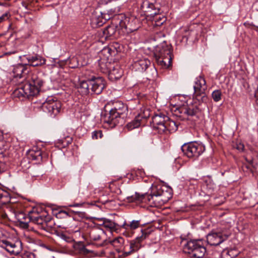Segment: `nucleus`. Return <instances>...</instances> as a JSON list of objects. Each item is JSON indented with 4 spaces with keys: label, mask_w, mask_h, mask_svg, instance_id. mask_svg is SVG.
<instances>
[{
    "label": "nucleus",
    "mask_w": 258,
    "mask_h": 258,
    "mask_svg": "<svg viewBox=\"0 0 258 258\" xmlns=\"http://www.w3.org/2000/svg\"><path fill=\"white\" fill-rule=\"evenodd\" d=\"M140 225V221L133 220L130 224H126L125 222L120 226L121 227L127 230H135L138 228Z\"/></svg>",
    "instance_id": "2f4dec72"
},
{
    "label": "nucleus",
    "mask_w": 258,
    "mask_h": 258,
    "mask_svg": "<svg viewBox=\"0 0 258 258\" xmlns=\"http://www.w3.org/2000/svg\"><path fill=\"white\" fill-rule=\"evenodd\" d=\"M167 120H168V117L162 113L155 115L152 120L153 128L157 131L159 134L165 133L164 124Z\"/></svg>",
    "instance_id": "4468645a"
},
{
    "label": "nucleus",
    "mask_w": 258,
    "mask_h": 258,
    "mask_svg": "<svg viewBox=\"0 0 258 258\" xmlns=\"http://www.w3.org/2000/svg\"><path fill=\"white\" fill-rule=\"evenodd\" d=\"M8 194L2 190H0V200L4 197H7Z\"/></svg>",
    "instance_id": "49530a36"
},
{
    "label": "nucleus",
    "mask_w": 258,
    "mask_h": 258,
    "mask_svg": "<svg viewBox=\"0 0 258 258\" xmlns=\"http://www.w3.org/2000/svg\"><path fill=\"white\" fill-rule=\"evenodd\" d=\"M119 27L123 33H129L136 31L139 28V20L134 17H126L120 15Z\"/></svg>",
    "instance_id": "9d476101"
},
{
    "label": "nucleus",
    "mask_w": 258,
    "mask_h": 258,
    "mask_svg": "<svg viewBox=\"0 0 258 258\" xmlns=\"http://www.w3.org/2000/svg\"><path fill=\"white\" fill-rule=\"evenodd\" d=\"M117 27V25L114 24L107 26L103 31V36L105 39L112 36L115 34Z\"/></svg>",
    "instance_id": "393cba45"
},
{
    "label": "nucleus",
    "mask_w": 258,
    "mask_h": 258,
    "mask_svg": "<svg viewBox=\"0 0 258 258\" xmlns=\"http://www.w3.org/2000/svg\"><path fill=\"white\" fill-rule=\"evenodd\" d=\"M1 243L2 247L12 254L17 255L22 251V242L20 240L10 241L7 240H3Z\"/></svg>",
    "instance_id": "f8f14e48"
},
{
    "label": "nucleus",
    "mask_w": 258,
    "mask_h": 258,
    "mask_svg": "<svg viewBox=\"0 0 258 258\" xmlns=\"http://www.w3.org/2000/svg\"><path fill=\"white\" fill-rule=\"evenodd\" d=\"M207 88L204 78L202 76L197 77L194 86L193 99L197 100L199 104L206 103L208 101V97L205 92Z\"/></svg>",
    "instance_id": "6e6552de"
},
{
    "label": "nucleus",
    "mask_w": 258,
    "mask_h": 258,
    "mask_svg": "<svg viewBox=\"0 0 258 258\" xmlns=\"http://www.w3.org/2000/svg\"><path fill=\"white\" fill-rule=\"evenodd\" d=\"M47 214H43L40 215L38 213L35 209L34 213L32 214L30 216L31 222L36 224L38 228L40 229L43 230V226L45 222V216H47Z\"/></svg>",
    "instance_id": "412c9836"
},
{
    "label": "nucleus",
    "mask_w": 258,
    "mask_h": 258,
    "mask_svg": "<svg viewBox=\"0 0 258 258\" xmlns=\"http://www.w3.org/2000/svg\"><path fill=\"white\" fill-rule=\"evenodd\" d=\"M75 223L76 221L74 218L69 215L66 218L61 220L59 224L57 225V227L62 229L72 228L74 226Z\"/></svg>",
    "instance_id": "b1692460"
},
{
    "label": "nucleus",
    "mask_w": 258,
    "mask_h": 258,
    "mask_svg": "<svg viewBox=\"0 0 258 258\" xmlns=\"http://www.w3.org/2000/svg\"><path fill=\"white\" fill-rule=\"evenodd\" d=\"M73 142V138L70 136H66L58 139L57 142L58 146L61 148H66Z\"/></svg>",
    "instance_id": "7c9ffc66"
},
{
    "label": "nucleus",
    "mask_w": 258,
    "mask_h": 258,
    "mask_svg": "<svg viewBox=\"0 0 258 258\" xmlns=\"http://www.w3.org/2000/svg\"><path fill=\"white\" fill-rule=\"evenodd\" d=\"M56 223L50 216L47 215L45 216V222L43 226V230L50 232L53 229L55 228Z\"/></svg>",
    "instance_id": "a878e982"
},
{
    "label": "nucleus",
    "mask_w": 258,
    "mask_h": 258,
    "mask_svg": "<svg viewBox=\"0 0 258 258\" xmlns=\"http://www.w3.org/2000/svg\"><path fill=\"white\" fill-rule=\"evenodd\" d=\"M24 56L28 60V64L33 67L42 66L45 64L46 61L44 57L38 54L25 55Z\"/></svg>",
    "instance_id": "6ab92c4d"
},
{
    "label": "nucleus",
    "mask_w": 258,
    "mask_h": 258,
    "mask_svg": "<svg viewBox=\"0 0 258 258\" xmlns=\"http://www.w3.org/2000/svg\"><path fill=\"white\" fill-rule=\"evenodd\" d=\"M80 87L83 90L82 92L85 94L90 93L91 85H90V79L87 81H83L80 82Z\"/></svg>",
    "instance_id": "72a5a7b5"
},
{
    "label": "nucleus",
    "mask_w": 258,
    "mask_h": 258,
    "mask_svg": "<svg viewBox=\"0 0 258 258\" xmlns=\"http://www.w3.org/2000/svg\"><path fill=\"white\" fill-rule=\"evenodd\" d=\"M60 236L62 239L66 240V241H70V238L69 236H67L64 234H61Z\"/></svg>",
    "instance_id": "de8ad7c7"
},
{
    "label": "nucleus",
    "mask_w": 258,
    "mask_h": 258,
    "mask_svg": "<svg viewBox=\"0 0 258 258\" xmlns=\"http://www.w3.org/2000/svg\"><path fill=\"white\" fill-rule=\"evenodd\" d=\"M161 36H164V35L162 33L160 32V33H157V34L156 35L155 37H156V38H157V37H160Z\"/></svg>",
    "instance_id": "8fccbe9b"
},
{
    "label": "nucleus",
    "mask_w": 258,
    "mask_h": 258,
    "mask_svg": "<svg viewBox=\"0 0 258 258\" xmlns=\"http://www.w3.org/2000/svg\"><path fill=\"white\" fill-rule=\"evenodd\" d=\"M184 250L197 258H202L205 254L206 249L202 239H191L187 241L184 246Z\"/></svg>",
    "instance_id": "0eeeda50"
},
{
    "label": "nucleus",
    "mask_w": 258,
    "mask_h": 258,
    "mask_svg": "<svg viewBox=\"0 0 258 258\" xmlns=\"http://www.w3.org/2000/svg\"><path fill=\"white\" fill-rule=\"evenodd\" d=\"M237 255L234 249L224 250L221 253L222 258H234Z\"/></svg>",
    "instance_id": "f704fd0d"
},
{
    "label": "nucleus",
    "mask_w": 258,
    "mask_h": 258,
    "mask_svg": "<svg viewBox=\"0 0 258 258\" xmlns=\"http://www.w3.org/2000/svg\"><path fill=\"white\" fill-rule=\"evenodd\" d=\"M103 52H107L110 55H112L115 52L114 50L109 47L104 48L103 49Z\"/></svg>",
    "instance_id": "a19ab883"
},
{
    "label": "nucleus",
    "mask_w": 258,
    "mask_h": 258,
    "mask_svg": "<svg viewBox=\"0 0 258 258\" xmlns=\"http://www.w3.org/2000/svg\"><path fill=\"white\" fill-rule=\"evenodd\" d=\"M29 72V70L27 69L26 64H18L14 66L13 70L14 78L22 79L20 81V84H22V82H25L26 81L27 77L26 76Z\"/></svg>",
    "instance_id": "a211bd4d"
},
{
    "label": "nucleus",
    "mask_w": 258,
    "mask_h": 258,
    "mask_svg": "<svg viewBox=\"0 0 258 258\" xmlns=\"http://www.w3.org/2000/svg\"><path fill=\"white\" fill-rule=\"evenodd\" d=\"M6 142L3 140V138L0 139V150L5 149Z\"/></svg>",
    "instance_id": "a18cd8bd"
},
{
    "label": "nucleus",
    "mask_w": 258,
    "mask_h": 258,
    "mask_svg": "<svg viewBox=\"0 0 258 258\" xmlns=\"http://www.w3.org/2000/svg\"><path fill=\"white\" fill-rule=\"evenodd\" d=\"M244 148V146L243 144L239 143L236 145V149L240 151H243Z\"/></svg>",
    "instance_id": "c03bdc74"
},
{
    "label": "nucleus",
    "mask_w": 258,
    "mask_h": 258,
    "mask_svg": "<svg viewBox=\"0 0 258 258\" xmlns=\"http://www.w3.org/2000/svg\"><path fill=\"white\" fill-rule=\"evenodd\" d=\"M124 242V240L121 237H118L109 241L110 244L115 248L116 250L118 253L122 251Z\"/></svg>",
    "instance_id": "bb28decb"
},
{
    "label": "nucleus",
    "mask_w": 258,
    "mask_h": 258,
    "mask_svg": "<svg viewBox=\"0 0 258 258\" xmlns=\"http://www.w3.org/2000/svg\"><path fill=\"white\" fill-rule=\"evenodd\" d=\"M103 66H107V68L102 70V72L104 73H108V78L111 81L118 80L123 75V71L118 65L112 66V65L110 63H109L108 65L101 64V69H103Z\"/></svg>",
    "instance_id": "dca6fc26"
},
{
    "label": "nucleus",
    "mask_w": 258,
    "mask_h": 258,
    "mask_svg": "<svg viewBox=\"0 0 258 258\" xmlns=\"http://www.w3.org/2000/svg\"><path fill=\"white\" fill-rule=\"evenodd\" d=\"M200 109L196 105H186L176 108L175 110V115L181 120H191L195 123L199 118Z\"/></svg>",
    "instance_id": "423d86ee"
},
{
    "label": "nucleus",
    "mask_w": 258,
    "mask_h": 258,
    "mask_svg": "<svg viewBox=\"0 0 258 258\" xmlns=\"http://www.w3.org/2000/svg\"><path fill=\"white\" fill-rule=\"evenodd\" d=\"M151 65L150 61L148 59H142L135 61L133 64V67L139 72L146 71Z\"/></svg>",
    "instance_id": "5701e85b"
},
{
    "label": "nucleus",
    "mask_w": 258,
    "mask_h": 258,
    "mask_svg": "<svg viewBox=\"0 0 258 258\" xmlns=\"http://www.w3.org/2000/svg\"><path fill=\"white\" fill-rule=\"evenodd\" d=\"M104 236V231L98 226L92 228L89 232V237L93 241L100 240Z\"/></svg>",
    "instance_id": "4be33fe9"
},
{
    "label": "nucleus",
    "mask_w": 258,
    "mask_h": 258,
    "mask_svg": "<svg viewBox=\"0 0 258 258\" xmlns=\"http://www.w3.org/2000/svg\"><path fill=\"white\" fill-rule=\"evenodd\" d=\"M141 10L147 17L152 20L154 26H160L166 21V18L161 13V5L156 0H142Z\"/></svg>",
    "instance_id": "20e7f679"
},
{
    "label": "nucleus",
    "mask_w": 258,
    "mask_h": 258,
    "mask_svg": "<svg viewBox=\"0 0 258 258\" xmlns=\"http://www.w3.org/2000/svg\"><path fill=\"white\" fill-rule=\"evenodd\" d=\"M33 176H39V175H34Z\"/></svg>",
    "instance_id": "6e6d98bb"
},
{
    "label": "nucleus",
    "mask_w": 258,
    "mask_h": 258,
    "mask_svg": "<svg viewBox=\"0 0 258 258\" xmlns=\"http://www.w3.org/2000/svg\"><path fill=\"white\" fill-rule=\"evenodd\" d=\"M76 59L75 58H72V60H75Z\"/></svg>",
    "instance_id": "4d7b16f0"
},
{
    "label": "nucleus",
    "mask_w": 258,
    "mask_h": 258,
    "mask_svg": "<svg viewBox=\"0 0 258 258\" xmlns=\"http://www.w3.org/2000/svg\"><path fill=\"white\" fill-rule=\"evenodd\" d=\"M230 236L229 233L223 232H212L207 236V241L211 245L217 246L227 239Z\"/></svg>",
    "instance_id": "ddd939ff"
},
{
    "label": "nucleus",
    "mask_w": 258,
    "mask_h": 258,
    "mask_svg": "<svg viewBox=\"0 0 258 258\" xmlns=\"http://www.w3.org/2000/svg\"><path fill=\"white\" fill-rule=\"evenodd\" d=\"M103 136L102 131L100 130L94 131L92 133V138L93 140L101 139Z\"/></svg>",
    "instance_id": "58836bf2"
},
{
    "label": "nucleus",
    "mask_w": 258,
    "mask_h": 258,
    "mask_svg": "<svg viewBox=\"0 0 258 258\" xmlns=\"http://www.w3.org/2000/svg\"><path fill=\"white\" fill-rule=\"evenodd\" d=\"M130 250L129 251H125L123 252L122 253V255L124 257H126L130 255L133 252H135V251L137 250L138 248L137 246L136 245L135 243H131L130 245Z\"/></svg>",
    "instance_id": "e433bc0d"
},
{
    "label": "nucleus",
    "mask_w": 258,
    "mask_h": 258,
    "mask_svg": "<svg viewBox=\"0 0 258 258\" xmlns=\"http://www.w3.org/2000/svg\"><path fill=\"white\" fill-rule=\"evenodd\" d=\"M3 137V133L0 131V139Z\"/></svg>",
    "instance_id": "864d4df0"
},
{
    "label": "nucleus",
    "mask_w": 258,
    "mask_h": 258,
    "mask_svg": "<svg viewBox=\"0 0 258 258\" xmlns=\"http://www.w3.org/2000/svg\"><path fill=\"white\" fill-rule=\"evenodd\" d=\"M43 108L46 109L51 116H55L58 114L61 107V103L57 100L47 99L44 103Z\"/></svg>",
    "instance_id": "2eb2a0df"
},
{
    "label": "nucleus",
    "mask_w": 258,
    "mask_h": 258,
    "mask_svg": "<svg viewBox=\"0 0 258 258\" xmlns=\"http://www.w3.org/2000/svg\"><path fill=\"white\" fill-rule=\"evenodd\" d=\"M154 56L156 62L162 68L167 69L171 65L172 54L171 47L165 43L156 47Z\"/></svg>",
    "instance_id": "39448f33"
},
{
    "label": "nucleus",
    "mask_w": 258,
    "mask_h": 258,
    "mask_svg": "<svg viewBox=\"0 0 258 258\" xmlns=\"http://www.w3.org/2000/svg\"><path fill=\"white\" fill-rule=\"evenodd\" d=\"M118 13L116 8L107 9L104 12H100L99 13L96 11L92 17V22L96 24L97 27H101L106 21L109 20Z\"/></svg>",
    "instance_id": "9b49d317"
},
{
    "label": "nucleus",
    "mask_w": 258,
    "mask_h": 258,
    "mask_svg": "<svg viewBox=\"0 0 258 258\" xmlns=\"http://www.w3.org/2000/svg\"><path fill=\"white\" fill-rule=\"evenodd\" d=\"M104 226L106 228H108L111 230L116 231L118 229V224L111 221H105L104 222Z\"/></svg>",
    "instance_id": "c9c22d12"
},
{
    "label": "nucleus",
    "mask_w": 258,
    "mask_h": 258,
    "mask_svg": "<svg viewBox=\"0 0 258 258\" xmlns=\"http://www.w3.org/2000/svg\"><path fill=\"white\" fill-rule=\"evenodd\" d=\"M105 243H106V240H104L103 241V242L100 244V246H103L105 244Z\"/></svg>",
    "instance_id": "5fc2aeb1"
},
{
    "label": "nucleus",
    "mask_w": 258,
    "mask_h": 258,
    "mask_svg": "<svg viewBox=\"0 0 258 258\" xmlns=\"http://www.w3.org/2000/svg\"><path fill=\"white\" fill-rule=\"evenodd\" d=\"M172 197V189L168 186L163 184L152 185L151 193L142 194L136 192L135 195L128 197L130 202H143L147 200L153 207H160L167 203Z\"/></svg>",
    "instance_id": "f257e3e1"
},
{
    "label": "nucleus",
    "mask_w": 258,
    "mask_h": 258,
    "mask_svg": "<svg viewBox=\"0 0 258 258\" xmlns=\"http://www.w3.org/2000/svg\"><path fill=\"white\" fill-rule=\"evenodd\" d=\"M255 97L258 98V88H257V90L255 91Z\"/></svg>",
    "instance_id": "603ef678"
},
{
    "label": "nucleus",
    "mask_w": 258,
    "mask_h": 258,
    "mask_svg": "<svg viewBox=\"0 0 258 258\" xmlns=\"http://www.w3.org/2000/svg\"><path fill=\"white\" fill-rule=\"evenodd\" d=\"M26 79L14 91L15 95L18 97L29 98L37 95L45 83L43 75L39 73L30 74Z\"/></svg>",
    "instance_id": "f03ea898"
},
{
    "label": "nucleus",
    "mask_w": 258,
    "mask_h": 258,
    "mask_svg": "<svg viewBox=\"0 0 258 258\" xmlns=\"http://www.w3.org/2000/svg\"><path fill=\"white\" fill-rule=\"evenodd\" d=\"M69 215L68 212L65 211L60 210L56 214V217L57 218H60L61 220L66 218Z\"/></svg>",
    "instance_id": "ea45409f"
},
{
    "label": "nucleus",
    "mask_w": 258,
    "mask_h": 258,
    "mask_svg": "<svg viewBox=\"0 0 258 258\" xmlns=\"http://www.w3.org/2000/svg\"><path fill=\"white\" fill-rule=\"evenodd\" d=\"M142 117L140 115L136 116L135 118L132 121L128 122L126 127L128 131H131L134 128L139 127L141 125Z\"/></svg>",
    "instance_id": "c85d7f7f"
},
{
    "label": "nucleus",
    "mask_w": 258,
    "mask_h": 258,
    "mask_svg": "<svg viewBox=\"0 0 258 258\" xmlns=\"http://www.w3.org/2000/svg\"><path fill=\"white\" fill-rule=\"evenodd\" d=\"M146 72L147 79L149 80H153L157 76V70L153 66H150Z\"/></svg>",
    "instance_id": "473e14b6"
},
{
    "label": "nucleus",
    "mask_w": 258,
    "mask_h": 258,
    "mask_svg": "<svg viewBox=\"0 0 258 258\" xmlns=\"http://www.w3.org/2000/svg\"><path fill=\"white\" fill-rule=\"evenodd\" d=\"M29 159L40 162L42 159V151L40 150H31L28 153Z\"/></svg>",
    "instance_id": "cd10ccee"
},
{
    "label": "nucleus",
    "mask_w": 258,
    "mask_h": 258,
    "mask_svg": "<svg viewBox=\"0 0 258 258\" xmlns=\"http://www.w3.org/2000/svg\"><path fill=\"white\" fill-rule=\"evenodd\" d=\"M82 206V204H76L70 205V207H79V206Z\"/></svg>",
    "instance_id": "3c124183"
},
{
    "label": "nucleus",
    "mask_w": 258,
    "mask_h": 258,
    "mask_svg": "<svg viewBox=\"0 0 258 258\" xmlns=\"http://www.w3.org/2000/svg\"><path fill=\"white\" fill-rule=\"evenodd\" d=\"M165 128V132L168 131L169 132H174L177 130L178 126L176 123L171 120L168 117V120H166V122L164 124Z\"/></svg>",
    "instance_id": "c756f323"
},
{
    "label": "nucleus",
    "mask_w": 258,
    "mask_h": 258,
    "mask_svg": "<svg viewBox=\"0 0 258 258\" xmlns=\"http://www.w3.org/2000/svg\"><path fill=\"white\" fill-rule=\"evenodd\" d=\"M35 209L28 212V215H26L23 212H20L17 215V218L20 225L24 228H28L29 227V223L31 222L30 216L32 214L34 213Z\"/></svg>",
    "instance_id": "aec40b11"
},
{
    "label": "nucleus",
    "mask_w": 258,
    "mask_h": 258,
    "mask_svg": "<svg viewBox=\"0 0 258 258\" xmlns=\"http://www.w3.org/2000/svg\"><path fill=\"white\" fill-rule=\"evenodd\" d=\"M148 234H149V233H147V232L142 231V237L143 238L145 239V238L147 237V236L148 235Z\"/></svg>",
    "instance_id": "09e8293b"
},
{
    "label": "nucleus",
    "mask_w": 258,
    "mask_h": 258,
    "mask_svg": "<svg viewBox=\"0 0 258 258\" xmlns=\"http://www.w3.org/2000/svg\"><path fill=\"white\" fill-rule=\"evenodd\" d=\"M128 112L127 106L122 102L115 101L112 103V107L108 111L102 115V119L111 127L123 123Z\"/></svg>",
    "instance_id": "7ed1b4c3"
},
{
    "label": "nucleus",
    "mask_w": 258,
    "mask_h": 258,
    "mask_svg": "<svg viewBox=\"0 0 258 258\" xmlns=\"http://www.w3.org/2000/svg\"><path fill=\"white\" fill-rule=\"evenodd\" d=\"M184 155L188 158H197L205 150V146L197 142L185 143L181 148Z\"/></svg>",
    "instance_id": "1a4fd4ad"
},
{
    "label": "nucleus",
    "mask_w": 258,
    "mask_h": 258,
    "mask_svg": "<svg viewBox=\"0 0 258 258\" xmlns=\"http://www.w3.org/2000/svg\"><path fill=\"white\" fill-rule=\"evenodd\" d=\"M79 250L82 251V252H86V253H88V250L85 247V246L82 244H80L79 245Z\"/></svg>",
    "instance_id": "79ce46f5"
},
{
    "label": "nucleus",
    "mask_w": 258,
    "mask_h": 258,
    "mask_svg": "<svg viewBox=\"0 0 258 258\" xmlns=\"http://www.w3.org/2000/svg\"><path fill=\"white\" fill-rule=\"evenodd\" d=\"M222 93L220 90H216L213 92L212 97L214 101L218 102L221 99Z\"/></svg>",
    "instance_id": "4c0bfd02"
},
{
    "label": "nucleus",
    "mask_w": 258,
    "mask_h": 258,
    "mask_svg": "<svg viewBox=\"0 0 258 258\" xmlns=\"http://www.w3.org/2000/svg\"><path fill=\"white\" fill-rule=\"evenodd\" d=\"M90 90L94 94H100L105 87V80L101 77L92 76L90 79Z\"/></svg>",
    "instance_id": "f3484780"
},
{
    "label": "nucleus",
    "mask_w": 258,
    "mask_h": 258,
    "mask_svg": "<svg viewBox=\"0 0 258 258\" xmlns=\"http://www.w3.org/2000/svg\"><path fill=\"white\" fill-rule=\"evenodd\" d=\"M8 14L5 13L0 17V23L8 19Z\"/></svg>",
    "instance_id": "37998d69"
}]
</instances>
